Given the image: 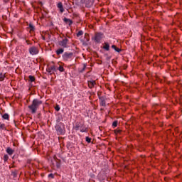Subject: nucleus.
Listing matches in <instances>:
<instances>
[{"label":"nucleus","mask_w":182,"mask_h":182,"mask_svg":"<svg viewBox=\"0 0 182 182\" xmlns=\"http://www.w3.org/2000/svg\"><path fill=\"white\" fill-rule=\"evenodd\" d=\"M42 105V101L38 99H34L32 102V104L28 106V109L32 113V114H35L36 113L38 109H39V105Z\"/></svg>","instance_id":"obj_1"},{"label":"nucleus","mask_w":182,"mask_h":182,"mask_svg":"<svg viewBox=\"0 0 182 182\" xmlns=\"http://www.w3.org/2000/svg\"><path fill=\"white\" fill-rule=\"evenodd\" d=\"M105 38V36L102 33H96L95 36L92 37V41H95V42H97V43H99L100 42V40Z\"/></svg>","instance_id":"obj_2"},{"label":"nucleus","mask_w":182,"mask_h":182,"mask_svg":"<svg viewBox=\"0 0 182 182\" xmlns=\"http://www.w3.org/2000/svg\"><path fill=\"white\" fill-rule=\"evenodd\" d=\"M69 40L68 38H64L61 41H59L58 45L61 46V48H69L68 46Z\"/></svg>","instance_id":"obj_3"},{"label":"nucleus","mask_w":182,"mask_h":182,"mask_svg":"<svg viewBox=\"0 0 182 182\" xmlns=\"http://www.w3.org/2000/svg\"><path fill=\"white\" fill-rule=\"evenodd\" d=\"M30 55H38L39 53V49L36 46H32L28 49Z\"/></svg>","instance_id":"obj_4"},{"label":"nucleus","mask_w":182,"mask_h":182,"mask_svg":"<svg viewBox=\"0 0 182 182\" xmlns=\"http://www.w3.org/2000/svg\"><path fill=\"white\" fill-rule=\"evenodd\" d=\"M73 57V53H65L63 55L64 60H69Z\"/></svg>","instance_id":"obj_5"},{"label":"nucleus","mask_w":182,"mask_h":182,"mask_svg":"<svg viewBox=\"0 0 182 182\" xmlns=\"http://www.w3.org/2000/svg\"><path fill=\"white\" fill-rule=\"evenodd\" d=\"M57 7L58 8L61 14H63V12H65V9L63 8V4H62V2H59L57 4Z\"/></svg>","instance_id":"obj_6"},{"label":"nucleus","mask_w":182,"mask_h":182,"mask_svg":"<svg viewBox=\"0 0 182 182\" xmlns=\"http://www.w3.org/2000/svg\"><path fill=\"white\" fill-rule=\"evenodd\" d=\"M57 70H58V69L56 68V66H55V65H53V66L49 67V68H48V72L49 73H53V72H56Z\"/></svg>","instance_id":"obj_7"},{"label":"nucleus","mask_w":182,"mask_h":182,"mask_svg":"<svg viewBox=\"0 0 182 182\" xmlns=\"http://www.w3.org/2000/svg\"><path fill=\"white\" fill-rule=\"evenodd\" d=\"M56 130L59 133V134H63L65 133V130L62 129L59 125L56 127Z\"/></svg>","instance_id":"obj_8"},{"label":"nucleus","mask_w":182,"mask_h":182,"mask_svg":"<svg viewBox=\"0 0 182 182\" xmlns=\"http://www.w3.org/2000/svg\"><path fill=\"white\" fill-rule=\"evenodd\" d=\"M95 85H96V81L92 80L88 82V86L90 89L95 87Z\"/></svg>","instance_id":"obj_9"},{"label":"nucleus","mask_w":182,"mask_h":182,"mask_svg":"<svg viewBox=\"0 0 182 182\" xmlns=\"http://www.w3.org/2000/svg\"><path fill=\"white\" fill-rule=\"evenodd\" d=\"M14 152H15V151L14 149H12L11 148L8 147L6 149V153H8V154H9V156H12Z\"/></svg>","instance_id":"obj_10"},{"label":"nucleus","mask_w":182,"mask_h":182,"mask_svg":"<svg viewBox=\"0 0 182 182\" xmlns=\"http://www.w3.org/2000/svg\"><path fill=\"white\" fill-rule=\"evenodd\" d=\"M64 22H65V23H67L69 26H70V25H72V23H73L72 20H70V19H69L68 18H64Z\"/></svg>","instance_id":"obj_11"},{"label":"nucleus","mask_w":182,"mask_h":182,"mask_svg":"<svg viewBox=\"0 0 182 182\" xmlns=\"http://www.w3.org/2000/svg\"><path fill=\"white\" fill-rule=\"evenodd\" d=\"M5 77H6V74L0 73V82H4V80H5Z\"/></svg>","instance_id":"obj_12"},{"label":"nucleus","mask_w":182,"mask_h":182,"mask_svg":"<svg viewBox=\"0 0 182 182\" xmlns=\"http://www.w3.org/2000/svg\"><path fill=\"white\" fill-rule=\"evenodd\" d=\"M100 105L101 106H106V100H105V98H100Z\"/></svg>","instance_id":"obj_13"},{"label":"nucleus","mask_w":182,"mask_h":182,"mask_svg":"<svg viewBox=\"0 0 182 182\" xmlns=\"http://www.w3.org/2000/svg\"><path fill=\"white\" fill-rule=\"evenodd\" d=\"M65 52V50L63 48H59L58 50H56L57 55H62Z\"/></svg>","instance_id":"obj_14"},{"label":"nucleus","mask_w":182,"mask_h":182,"mask_svg":"<svg viewBox=\"0 0 182 182\" xmlns=\"http://www.w3.org/2000/svg\"><path fill=\"white\" fill-rule=\"evenodd\" d=\"M2 118L4 119V120H9V114L5 113L2 115Z\"/></svg>","instance_id":"obj_15"},{"label":"nucleus","mask_w":182,"mask_h":182,"mask_svg":"<svg viewBox=\"0 0 182 182\" xmlns=\"http://www.w3.org/2000/svg\"><path fill=\"white\" fill-rule=\"evenodd\" d=\"M112 49L115 50V52H121L122 50L120 48H117L115 45L112 46Z\"/></svg>","instance_id":"obj_16"},{"label":"nucleus","mask_w":182,"mask_h":182,"mask_svg":"<svg viewBox=\"0 0 182 182\" xmlns=\"http://www.w3.org/2000/svg\"><path fill=\"white\" fill-rule=\"evenodd\" d=\"M109 46L108 43H105V46H104V49H105V50H109Z\"/></svg>","instance_id":"obj_17"},{"label":"nucleus","mask_w":182,"mask_h":182,"mask_svg":"<svg viewBox=\"0 0 182 182\" xmlns=\"http://www.w3.org/2000/svg\"><path fill=\"white\" fill-rule=\"evenodd\" d=\"M58 70L60 72H65V68H63V67L62 65H60L58 67Z\"/></svg>","instance_id":"obj_18"},{"label":"nucleus","mask_w":182,"mask_h":182,"mask_svg":"<svg viewBox=\"0 0 182 182\" xmlns=\"http://www.w3.org/2000/svg\"><path fill=\"white\" fill-rule=\"evenodd\" d=\"M29 28H31L30 31H35V26L33 24H29Z\"/></svg>","instance_id":"obj_19"},{"label":"nucleus","mask_w":182,"mask_h":182,"mask_svg":"<svg viewBox=\"0 0 182 182\" xmlns=\"http://www.w3.org/2000/svg\"><path fill=\"white\" fill-rule=\"evenodd\" d=\"M85 41L89 42V34L85 33Z\"/></svg>","instance_id":"obj_20"},{"label":"nucleus","mask_w":182,"mask_h":182,"mask_svg":"<svg viewBox=\"0 0 182 182\" xmlns=\"http://www.w3.org/2000/svg\"><path fill=\"white\" fill-rule=\"evenodd\" d=\"M28 77L31 82H35V77L30 75Z\"/></svg>","instance_id":"obj_21"},{"label":"nucleus","mask_w":182,"mask_h":182,"mask_svg":"<svg viewBox=\"0 0 182 182\" xmlns=\"http://www.w3.org/2000/svg\"><path fill=\"white\" fill-rule=\"evenodd\" d=\"M85 140L87 143H90L92 141V139L90 138L89 136H86Z\"/></svg>","instance_id":"obj_22"},{"label":"nucleus","mask_w":182,"mask_h":182,"mask_svg":"<svg viewBox=\"0 0 182 182\" xmlns=\"http://www.w3.org/2000/svg\"><path fill=\"white\" fill-rule=\"evenodd\" d=\"M82 35H83V31H78V33H77V38H79V36H82Z\"/></svg>","instance_id":"obj_23"},{"label":"nucleus","mask_w":182,"mask_h":182,"mask_svg":"<svg viewBox=\"0 0 182 182\" xmlns=\"http://www.w3.org/2000/svg\"><path fill=\"white\" fill-rule=\"evenodd\" d=\"M93 5V2L90 1L88 4H86V6H87V8H90V6H92Z\"/></svg>","instance_id":"obj_24"},{"label":"nucleus","mask_w":182,"mask_h":182,"mask_svg":"<svg viewBox=\"0 0 182 182\" xmlns=\"http://www.w3.org/2000/svg\"><path fill=\"white\" fill-rule=\"evenodd\" d=\"M115 134H119V133H122V130L120 129H115L114 130Z\"/></svg>","instance_id":"obj_25"},{"label":"nucleus","mask_w":182,"mask_h":182,"mask_svg":"<svg viewBox=\"0 0 182 182\" xmlns=\"http://www.w3.org/2000/svg\"><path fill=\"white\" fill-rule=\"evenodd\" d=\"M8 159H9V156L8 155H4V161H8Z\"/></svg>","instance_id":"obj_26"},{"label":"nucleus","mask_w":182,"mask_h":182,"mask_svg":"<svg viewBox=\"0 0 182 182\" xmlns=\"http://www.w3.org/2000/svg\"><path fill=\"white\" fill-rule=\"evenodd\" d=\"M55 109L56 112H59V110H60V107H59V105H57L55 107Z\"/></svg>","instance_id":"obj_27"},{"label":"nucleus","mask_w":182,"mask_h":182,"mask_svg":"<svg viewBox=\"0 0 182 182\" xmlns=\"http://www.w3.org/2000/svg\"><path fill=\"white\" fill-rule=\"evenodd\" d=\"M0 129L2 130L5 129V124H0Z\"/></svg>","instance_id":"obj_28"},{"label":"nucleus","mask_w":182,"mask_h":182,"mask_svg":"<svg viewBox=\"0 0 182 182\" xmlns=\"http://www.w3.org/2000/svg\"><path fill=\"white\" fill-rule=\"evenodd\" d=\"M112 126H113V127H117V121H114V122L112 123Z\"/></svg>","instance_id":"obj_29"},{"label":"nucleus","mask_w":182,"mask_h":182,"mask_svg":"<svg viewBox=\"0 0 182 182\" xmlns=\"http://www.w3.org/2000/svg\"><path fill=\"white\" fill-rule=\"evenodd\" d=\"M80 132H81L82 133H85V132H86V129H80Z\"/></svg>","instance_id":"obj_30"},{"label":"nucleus","mask_w":182,"mask_h":182,"mask_svg":"<svg viewBox=\"0 0 182 182\" xmlns=\"http://www.w3.org/2000/svg\"><path fill=\"white\" fill-rule=\"evenodd\" d=\"M48 177H51V178H53V174H52V173L49 174Z\"/></svg>","instance_id":"obj_31"},{"label":"nucleus","mask_w":182,"mask_h":182,"mask_svg":"<svg viewBox=\"0 0 182 182\" xmlns=\"http://www.w3.org/2000/svg\"><path fill=\"white\" fill-rule=\"evenodd\" d=\"M78 129H79V127H76L75 130H78Z\"/></svg>","instance_id":"obj_32"}]
</instances>
